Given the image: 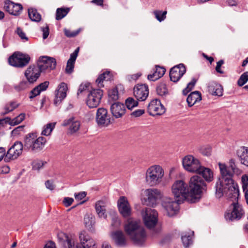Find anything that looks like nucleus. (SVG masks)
Segmentation results:
<instances>
[{
	"instance_id": "2f4dec72",
	"label": "nucleus",
	"mask_w": 248,
	"mask_h": 248,
	"mask_svg": "<svg viewBox=\"0 0 248 248\" xmlns=\"http://www.w3.org/2000/svg\"><path fill=\"white\" fill-rule=\"evenodd\" d=\"M202 100L201 93L198 91L192 92L187 97L186 101L189 107H192Z\"/></svg>"
},
{
	"instance_id": "a19ab883",
	"label": "nucleus",
	"mask_w": 248,
	"mask_h": 248,
	"mask_svg": "<svg viewBox=\"0 0 248 248\" xmlns=\"http://www.w3.org/2000/svg\"><path fill=\"white\" fill-rule=\"evenodd\" d=\"M25 118V114L24 113H21L18 116L14 119L10 120L9 123L11 125H16L22 122Z\"/></svg>"
},
{
	"instance_id": "6ab92c4d",
	"label": "nucleus",
	"mask_w": 248,
	"mask_h": 248,
	"mask_svg": "<svg viewBox=\"0 0 248 248\" xmlns=\"http://www.w3.org/2000/svg\"><path fill=\"white\" fill-rule=\"evenodd\" d=\"M78 239L81 248H95L96 242L85 231L79 233Z\"/></svg>"
},
{
	"instance_id": "1a4fd4ad",
	"label": "nucleus",
	"mask_w": 248,
	"mask_h": 248,
	"mask_svg": "<svg viewBox=\"0 0 248 248\" xmlns=\"http://www.w3.org/2000/svg\"><path fill=\"white\" fill-rule=\"evenodd\" d=\"M184 169L188 172L196 173L202 165L200 161L192 155L185 156L182 160Z\"/></svg>"
},
{
	"instance_id": "0eeeda50",
	"label": "nucleus",
	"mask_w": 248,
	"mask_h": 248,
	"mask_svg": "<svg viewBox=\"0 0 248 248\" xmlns=\"http://www.w3.org/2000/svg\"><path fill=\"white\" fill-rule=\"evenodd\" d=\"M57 236L59 242L66 248H81L80 242H78L77 237L73 234L60 232Z\"/></svg>"
},
{
	"instance_id": "79ce46f5",
	"label": "nucleus",
	"mask_w": 248,
	"mask_h": 248,
	"mask_svg": "<svg viewBox=\"0 0 248 248\" xmlns=\"http://www.w3.org/2000/svg\"><path fill=\"white\" fill-rule=\"evenodd\" d=\"M56 63H43L42 65H38L41 72H44L45 71H50L54 68L56 66Z\"/></svg>"
},
{
	"instance_id": "09e8293b",
	"label": "nucleus",
	"mask_w": 248,
	"mask_h": 248,
	"mask_svg": "<svg viewBox=\"0 0 248 248\" xmlns=\"http://www.w3.org/2000/svg\"><path fill=\"white\" fill-rule=\"evenodd\" d=\"M80 29H78L76 31H71L69 30H68L67 29H64L63 30L64 33L65 35L67 37H74L76 36H77L80 31Z\"/></svg>"
},
{
	"instance_id": "9d476101",
	"label": "nucleus",
	"mask_w": 248,
	"mask_h": 248,
	"mask_svg": "<svg viewBox=\"0 0 248 248\" xmlns=\"http://www.w3.org/2000/svg\"><path fill=\"white\" fill-rule=\"evenodd\" d=\"M143 219L145 226L150 229L154 228L158 221L157 211L150 208H146L142 212Z\"/></svg>"
},
{
	"instance_id": "39448f33",
	"label": "nucleus",
	"mask_w": 248,
	"mask_h": 248,
	"mask_svg": "<svg viewBox=\"0 0 248 248\" xmlns=\"http://www.w3.org/2000/svg\"><path fill=\"white\" fill-rule=\"evenodd\" d=\"M46 142L45 138L37 137L36 133H29L25 139L24 148L31 152H38L43 149Z\"/></svg>"
},
{
	"instance_id": "4be33fe9",
	"label": "nucleus",
	"mask_w": 248,
	"mask_h": 248,
	"mask_svg": "<svg viewBox=\"0 0 248 248\" xmlns=\"http://www.w3.org/2000/svg\"><path fill=\"white\" fill-rule=\"evenodd\" d=\"M165 67L156 65L152 69V73L147 76V79L150 81H155L162 77L166 72Z\"/></svg>"
},
{
	"instance_id": "423d86ee",
	"label": "nucleus",
	"mask_w": 248,
	"mask_h": 248,
	"mask_svg": "<svg viewBox=\"0 0 248 248\" xmlns=\"http://www.w3.org/2000/svg\"><path fill=\"white\" fill-rule=\"evenodd\" d=\"M171 192L175 198H178L180 201L186 200L191 202L188 186L184 180H176L171 186Z\"/></svg>"
},
{
	"instance_id": "f8f14e48",
	"label": "nucleus",
	"mask_w": 248,
	"mask_h": 248,
	"mask_svg": "<svg viewBox=\"0 0 248 248\" xmlns=\"http://www.w3.org/2000/svg\"><path fill=\"white\" fill-rule=\"evenodd\" d=\"M95 119L97 125L101 127H107L111 123L110 115L108 113L107 109L104 108L97 109Z\"/></svg>"
},
{
	"instance_id": "7ed1b4c3",
	"label": "nucleus",
	"mask_w": 248,
	"mask_h": 248,
	"mask_svg": "<svg viewBox=\"0 0 248 248\" xmlns=\"http://www.w3.org/2000/svg\"><path fill=\"white\" fill-rule=\"evenodd\" d=\"M165 172L162 166L153 165L146 170L145 181L150 186H155L161 184L163 181Z\"/></svg>"
},
{
	"instance_id": "412c9836",
	"label": "nucleus",
	"mask_w": 248,
	"mask_h": 248,
	"mask_svg": "<svg viewBox=\"0 0 248 248\" xmlns=\"http://www.w3.org/2000/svg\"><path fill=\"white\" fill-rule=\"evenodd\" d=\"M62 126H69V131L71 133H74L77 132L80 126V122L76 117L72 116L64 120L62 124Z\"/></svg>"
},
{
	"instance_id": "bb28decb",
	"label": "nucleus",
	"mask_w": 248,
	"mask_h": 248,
	"mask_svg": "<svg viewBox=\"0 0 248 248\" xmlns=\"http://www.w3.org/2000/svg\"><path fill=\"white\" fill-rule=\"evenodd\" d=\"M30 56L19 51L15 52L8 59V62H29Z\"/></svg>"
},
{
	"instance_id": "ddd939ff",
	"label": "nucleus",
	"mask_w": 248,
	"mask_h": 248,
	"mask_svg": "<svg viewBox=\"0 0 248 248\" xmlns=\"http://www.w3.org/2000/svg\"><path fill=\"white\" fill-rule=\"evenodd\" d=\"M179 202H180V200L176 201L170 198L164 199L162 205L168 216L172 217L177 213L179 210Z\"/></svg>"
},
{
	"instance_id": "6e6d98bb",
	"label": "nucleus",
	"mask_w": 248,
	"mask_h": 248,
	"mask_svg": "<svg viewBox=\"0 0 248 248\" xmlns=\"http://www.w3.org/2000/svg\"><path fill=\"white\" fill-rule=\"evenodd\" d=\"M41 91L39 88L37 86L35 87L30 93V98L32 99L36 96L39 95L41 93Z\"/></svg>"
},
{
	"instance_id": "a878e982",
	"label": "nucleus",
	"mask_w": 248,
	"mask_h": 248,
	"mask_svg": "<svg viewBox=\"0 0 248 248\" xmlns=\"http://www.w3.org/2000/svg\"><path fill=\"white\" fill-rule=\"evenodd\" d=\"M110 110L115 118H119L125 114V106L123 104L119 102L114 103L111 105Z\"/></svg>"
},
{
	"instance_id": "5701e85b",
	"label": "nucleus",
	"mask_w": 248,
	"mask_h": 248,
	"mask_svg": "<svg viewBox=\"0 0 248 248\" xmlns=\"http://www.w3.org/2000/svg\"><path fill=\"white\" fill-rule=\"evenodd\" d=\"M4 9L10 14L17 16L20 14L23 9L22 5L19 3H15L11 1L5 2Z\"/></svg>"
},
{
	"instance_id": "774afa93",
	"label": "nucleus",
	"mask_w": 248,
	"mask_h": 248,
	"mask_svg": "<svg viewBox=\"0 0 248 248\" xmlns=\"http://www.w3.org/2000/svg\"><path fill=\"white\" fill-rule=\"evenodd\" d=\"M89 86V84L88 83L86 84H81L78 89L77 94L79 95L80 93H82L83 91L87 90Z\"/></svg>"
},
{
	"instance_id": "ea45409f",
	"label": "nucleus",
	"mask_w": 248,
	"mask_h": 248,
	"mask_svg": "<svg viewBox=\"0 0 248 248\" xmlns=\"http://www.w3.org/2000/svg\"><path fill=\"white\" fill-rule=\"evenodd\" d=\"M125 104L127 109L132 110L134 108L138 106V102L133 98L129 97L125 100Z\"/></svg>"
},
{
	"instance_id": "473e14b6",
	"label": "nucleus",
	"mask_w": 248,
	"mask_h": 248,
	"mask_svg": "<svg viewBox=\"0 0 248 248\" xmlns=\"http://www.w3.org/2000/svg\"><path fill=\"white\" fill-rule=\"evenodd\" d=\"M111 78V75L110 72L106 71L100 74L96 80V83L99 88L104 87L103 82L104 81H108Z\"/></svg>"
},
{
	"instance_id": "c756f323",
	"label": "nucleus",
	"mask_w": 248,
	"mask_h": 248,
	"mask_svg": "<svg viewBox=\"0 0 248 248\" xmlns=\"http://www.w3.org/2000/svg\"><path fill=\"white\" fill-rule=\"evenodd\" d=\"M196 173L202 175L204 180L208 182H210L213 180L214 173L213 171L210 169L202 165L201 166L200 168Z\"/></svg>"
},
{
	"instance_id": "6e6552de",
	"label": "nucleus",
	"mask_w": 248,
	"mask_h": 248,
	"mask_svg": "<svg viewBox=\"0 0 248 248\" xmlns=\"http://www.w3.org/2000/svg\"><path fill=\"white\" fill-rule=\"evenodd\" d=\"M162 196L160 191L156 188H149L145 190L143 192V197L142 202L146 205H153L157 200Z\"/></svg>"
},
{
	"instance_id": "a18cd8bd",
	"label": "nucleus",
	"mask_w": 248,
	"mask_h": 248,
	"mask_svg": "<svg viewBox=\"0 0 248 248\" xmlns=\"http://www.w3.org/2000/svg\"><path fill=\"white\" fill-rule=\"evenodd\" d=\"M200 152L203 155L210 156L211 155L212 148L209 145H203L200 147Z\"/></svg>"
},
{
	"instance_id": "4468645a",
	"label": "nucleus",
	"mask_w": 248,
	"mask_h": 248,
	"mask_svg": "<svg viewBox=\"0 0 248 248\" xmlns=\"http://www.w3.org/2000/svg\"><path fill=\"white\" fill-rule=\"evenodd\" d=\"M23 148V146L21 142H16L8 150L7 154H5V161L8 162L11 159H16L22 154Z\"/></svg>"
},
{
	"instance_id": "4c0bfd02",
	"label": "nucleus",
	"mask_w": 248,
	"mask_h": 248,
	"mask_svg": "<svg viewBox=\"0 0 248 248\" xmlns=\"http://www.w3.org/2000/svg\"><path fill=\"white\" fill-rule=\"evenodd\" d=\"M194 232H191L188 235L186 234L182 236V240L185 248H187L189 246L192 244V236Z\"/></svg>"
},
{
	"instance_id": "20e7f679",
	"label": "nucleus",
	"mask_w": 248,
	"mask_h": 248,
	"mask_svg": "<svg viewBox=\"0 0 248 248\" xmlns=\"http://www.w3.org/2000/svg\"><path fill=\"white\" fill-rule=\"evenodd\" d=\"M188 186L191 203L196 202L201 198L205 182L201 177L194 175L190 178Z\"/></svg>"
},
{
	"instance_id": "cd10ccee",
	"label": "nucleus",
	"mask_w": 248,
	"mask_h": 248,
	"mask_svg": "<svg viewBox=\"0 0 248 248\" xmlns=\"http://www.w3.org/2000/svg\"><path fill=\"white\" fill-rule=\"evenodd\" d=\"M236 155L240 163L248 167V147L244 146L240 147L236 151Z\"/></svg>"
},
{
	"instance_id": "5fc2aeb1",
	"label": "nucleus",
	"mask_w": 248,
	"mask_h": 248,
	"mask_svg": "<svg viewBox=\"0 0 248 248\" xmlns=\"http://www.w3.org/2000/svg\"><path fill=\"white\" fill-rule=\"evenodd\" d=\"M79 48H77L71 54L70 57L68 59L67 62H75L77 57L78 56V53L79 52Z\"/></svg>"
},
{
	"instance_id": "0e129e2a",
	"label": "nucleus",
	"mask_w": 248,
	"mask_h": 248,
	"mask_svg": "<svg viewBox=\"0 0 248 248\" xmlns=\"http://www.w3.org/2000/svg\"><path fill=\"white\" fill-rule=\"evenodd\" d=\"M49 84V83L48 81H46L40 84L37 87L39 88L41 92H43L46 91L47 89V88L48 87Z\"/></svg>"
},
{
	"instance_id": "a211bd4d",
	"label": "nucleus",
	"mask_w": 248,
	"mask_h": 248,
	"mask_svg": "<svg viewBox=\"0 0 248 248\" xmlns=\"http://www.w3.org/2000/svg\"><path fill=\"white\" fill-rule=\"evenodd\" d=\"M186 72V68L183 63H180L171 68L170 72V77L171 81L176 82L178 81Z\"/></svg>"
},
{
	"instance_id": "338daca9",
	"label": "nucleus",
	"mask_w": 248,
	"mask_h": 248,
	"mask_svg": "<svg viewBox=\"0 0 248 248\" xmlns=\"http://www.w3.org/2000/svg\"><path fill=\"white\" fill-rule=\"evenodd\" d=\"M73 202L74 199L72 198L66 197L64 198L63 203L65 206L68 207L72 204Z\"/></svg>"
},
{
	"instance_id": "b1692460",
	"label": "nucleus",
	"mask_w": 248,
	"mask_h": 248,
	"mask_svg": "<svg viewBox=\"0 0 248 248\" xmlns=\"http://www.w3.org/2000/svg\"><path fill=\"white\" fill-rule=\"evenodd\" d=\"M67 84L64 82L60 84L56 91L54 104L56 105L59 104L60 102L64 99L66 96V92L67 91Z\"/></svg>"
},
{
	"instance_id": "9b49d317",
	"label": "nucleus",
	"mask_w": 248,
	"mask_h": 248,
	"mask_svg": "<svg viewBox=\"0 0 248 248\" xmlns=\"http://www.w3.org/2000/svg\"><path fill=\"white\" fill-rule=\"evenodd\" d=\"M103 91L101 89H92L91 90L86 98L87 105L90 108H96L100 104L103 96Z\"/></svg>"
},
{
	"instance_id": "680f3d73",
	"label": "nucleus",
	"mask_w": 248,
	"mask_h": 248,
	"mask_svg": "<svg viewBox=\"0 0 248 248\" xmlns=\"http://www.w3.org/2000/svg\"><path fill=\"white\" fill-rule=\"evenodd\" d=\"M144 113V110L142 109H139L136 110L131 113V116L134 117H138L141 116Z\"/></svg>"
},
{
	"instance_id": "8fccbe9b",
	"label": "nucleus",
	"mask_w": 248,
	"mask_h": 248,
	"mask_svg": "<svg viewBox=\"0 0 248 248\" xmlns=\"http://www.w3.org/2000/svg\"><path fill=\"white\" fill-rule=\"evenodd\" d=\"M242 186L244 192L248 190V175L244 174L241 177Z\"/></svg>"
},
{
	"instance_id": "de8ad7c7",
	"label": "nucleus",
	"mask_w": 248,
	"mask_h": 248,
	"mask_svg": "<svg viewBox=\"0 0 248 248\" xmlns=\"http://www.w3.org/2000/svg\"><path fill=\"white\" fill-rule=\"evenodd\" d=\"M29 82L28 81H22L18 85L15 86V89L17 91H20L27 89L29 85Z\"/></svg>"
},
{
	"instance_id": "bf43d9fd",
	"label": "nucleus",
	"mask_w": 248,
	"mask_h": 248,
	"mask_svg": "<svg viewBox=\"0 0 248 248\" xmlns=\"http://www.w3.org/2000/svg\"><path fill=\"white\" fill-rule=\"evenodd\" d=\"M16 32L21 39H25L26 41L28 40V38L26 36L25 33L20 28H17Z\"/></svg>"
},
{
	"instance_id": "4d7b16f0",
	"label": "nucleus",
	"mask_w": 248,
	"mask_h": 248,
	"mask_svg": "<svg viewBox=\"0 0 248 248\" xmlns=\"http://www.w3.org/2000/svg\"><path fill=\"white\" fill-rule=\"evenodd\" d=\"M45 186L46 188L49 189L50 190H54L56 187L54 181L51 180L46 181L45 182Z\"/></svg>"
},
{
	"instance_id": "58836bf2",
	"label": "nucleus",
	"mask_w": 248,
	"mask_h": 248,
	"mask_svg": "<svg viewBox=\"0 0 248 248\" xmlns=\"http://www.w3.org/2000/svg\"><path fill=\"white\" fill-rule=\"evenodd\" d=\"M69 11V8H58L56 10V19L57 20H61L67 15Z\"/></svg>"
},
{
	"instance_id": "052dcab7",
	"label": "nucleus",
	"mask_w": 248,
	"mask_h": 248,
	"mask_svg": "<svg viewBox=\"0 0 248 248\" xmlns=\"http://www.w3.org/2000/svg\"><path fill=\"white\" fill-rule=\"evenodd\" d=\"M86 193L84 191H82L79 193H75L74 196L75 199L77 201H80L82 200L86 196Z\"/></svg>"
},
{
	"instance_id": "393cba45",
	"label": "nucleus",
	"mask_w": 248,
	"mask_h": 248,
	"mask_svg": "<svg viewBox=\"0 0 248 248\" xmlns=\"http://www.w3.org/2000/svg\"><path fill=\"white\" fill-rule=\"evenodd\" d=\"M107 202L105 200H99L96 202L95 209L96 212L100 218L106 219Z\"/></svg>"
},
{
	"instance_id": "72a5a7b5",
	"label": "nucleus",
	"mask_w": 248,
	"mask_h": 248,
	"mask_svg": "<svg viewBox=\"0 0 248 248\" xmlns=\"http://www.w3.org/2000/svg\"><path fill=\"white\" fill-rule=\"evenodd\" d=\"M123 88V86L120 85L109 90L108 92L109 101H110L111 100L112 101H115L118 100L119 98V94L118 93V90L119 89H121Z\"/></svg>"
},
{
	"instance_id": "f704fd0d",
	"label": "nucleus",
	"mask_w": 248,
	"mask_h": 248,
	"mask_svg": "<svg viewBox=\"0 0 248 248\" xmlns=\"http://www.w3.org/2000/svg\"><path fill=\"white\" fill-rule=\"evenodd\" d=\"M28 16L31 20L34 22H39L41 20V16L37 10L33 8L28 9Z\"/></svg>"
},
{
	"instance_id": "2eb2a0df",
	"label": "nucleus",
	"mask_w": 248,
	"mask_h": 248,
	"mask_svg": "<svg viewBox=\"0 0 248 248\" xmlns=\"http://www.w3.org/2000/svg\"><path fill=\"white\" fill-rule=\"evenodd\" d=\"M41 70L37 63L31 65L25 72V76L30 83L36 81L40 75Z\"/></svg>"
},
{
	"instance_id": "f03ea898",
	"label": "nucleus",
	"mask_w": 248,
	"mask_h": 248,
	"mask_svg": "<svg viewBox=\"0 0 248 248\" xmlns=\"http://www.w3.org/2000/svg\"><path fill=\"white\" fill-rule=\"evenodd\" d=\"M124 228L126 234L135 245L141 246L145 244L147 234L140 221L129 218L125 222Z\"/></svg>"
},
{
	"instance_id": "13d9d810",
	"label": "nucleus",
	"mask_w": 248,
	"mask_h": 248,
	"mask_svg": "<svg viewBox=\"0 0 248 248\" xmlns=\"http://www.w3.org/2000/svg\"><path fill=\"white\" fill-rule=\"evenodd\" d=\"M111 224L114 227H119L121 224V221L119 218L116 216H114L112 218Z\"/></svg>"
},
{
	"instance_id": "c85d7f7f",
	"label": "nucleus",
	"mask_w": 248,
	"mask_h": 248,
	"mask_svg": "<svg viewBox=\"0 0 248 248\" xmlns=\"http://www.w3.org/2000/svg\"><path fill=\"white\" fill-rule=\"evenodd\" d=\"M111 237L116 244L124 247L127 244V239L122 231H116L111 233Z\"/></svg>"
},
{
	"instance_id": "dca6fc26",
	"label": "nucleus",
	"mask_w": 248,
	"mask_h": 248,
	"mask_svg": "<svg viewBox=\"0 0 248 248\" xmlns=\"http://www.w3.org/2000/svg\"><path fill=\"white\" fill-rule=\"evenodd\" d=\"M148 112L150 115L152 116L161 115L165 113V108L160 100L155 99L149 104Z\"/></svg>"
},
{
	"instance_id": "c9c22d12",
	"label": "nucleus",
	"mask_w": 248,
	"mask_h": 248,
	"mask_svg": "<svg viewBox=\"0 0 248 248\" xmlns=\"http://www.w3.org/2000/svg\"><path fill=\"white\" fill-rule=\"evenodd\" d=\"M56 122H52L47 124L43 127L41 135L48 136L51 135V132L55 127Z\"/></svg>"
},
{
	"instance_id": "f257e3e1",
	"label": "nucleus",
	"mask_w": 248,
	"mask_h": 248,
	"mask_svg": "<svg viewBox=\"0 0 248 248\" xmlns=\"http://www.w3.org/2000/svg\"><path fill=\"white\" fill-rule=\"evenodd\" d=\"M218 165L220 175L215 185L216 197L220 199L225 197L232 201L230 206V209L225 214L227 220L240 219L244 215V212L242 206L238 202L239 186L233 177L234 175H240L243 171L237 167L235 160L232 158L229 160L228 165L221 162H219Z\"/></svg>"
},
{
	"instance_id": "49530a36",
	"label": "nucleus",
	"mask_w": 248,
	"mask_h": 248,
	"mask_svg": "<svg viewBox=\"0 0 248 248\" xmlns=\"http://www.w3.org/2000/svg\"><path fill=\"white\" fill-rule=\"evenodd\" d=\"M46 162L42 160H35L32 163L33 170H39L42 169Z\"/></svg>"
},
{
	"instance_id": "7c9ffc66",
	"label": "nucleus",
	"mask_w": 248,
	"mask_h": 248,
	"mask_svg": "<svg viewBox=\"0 0 248 248\" xmlns=\"http://www.w3.org/2000/svg\"><path fill=\"white\" fill-rule=\"evenodd\" d=\"M208 90L213 95L221 96L223 95V88L222 86L214 82H211L209 83Z\"/></svg>"
},
{
	"instance_id": "69168bd1",
	"label": "nucleus",
	"mask_w": 248,
	"mask_h": 248,
	"mask_svg": "<svg viewBox=\"0 0 248 248\" xmlns=\"http://www.w3.org/2000/svg\"><path fill=\"white\" fill-rule=\"evenodd\" d=\"M75 63H67V65L65 68V72L67 74H71L73 72L74 68Z\"/></svg>"
},
{
	"instance_id": "3c124183",
	"label": "nucleus",
	"mask_w": 248,
	"mask_h": 248,
	"mask_svg": "<svg viewBox=\"0 0 248 248\" xmlns=\"http://www.w3.org/2000/svg\"><path fill=\"white\" fill-rule=\"evenodd\" d=\"M167 89L165 84H161L156 88V92L158 95L163 96L167 93Z\"/></svg>"
},
{
	"instance_id": "37998d69",
	"label": "nucleus",
	"mask_w": 248,
	"mask_h": 248,
	"mask_svg": "<svg viewBox=\"0 0 248 248\" xmlns=\"http://www.w3.org/2000/svg\"><path fill=\"white\" fill-rule=\"evenodd\" d=\"M167 13L166 11L156 10L154 12L155 18L159 22L163 21L166 18Z\"/></svg>"
},
{
	"instance_id": "aec40b11",
	"label": "nucleus",
	"mask_w": 248,
	"mask_h": 248,
	"mask_svg": "<svg viewBox=\"0 0 248 248\" xmlns=\"http://www.w3.org/2000/svg\"><path fill=\"white\" fill-rule=\"evenodd\" d=\"M133 93L137 100L144 101L149 94L148 86L146 84H137L134 88Z\"/></svg>"
},
{
	"instance_id": "e2e57ef3",
	"label": "nucleus",
	"mask_w": 248,
	"mask_h": 248,
	"mask_svg": "<svg viewBox=\"0 0 248 248\" xmlns=\"http://www.w3.org/2000/svg\"><path fill=\"white\" fill-rule=\"evenodd\" d=\"M41 31L43 32V38L44 39H46L47 38L49 32V27L48 25H46L45 27L41 28Z\"/></svg>"
},
{
	"instance_id": "c03bdc74",
	"label": "nucleus",
	"mask_w": 248,
	"mask_h": 248,
	"mask_svg": "<svg viewBox=\"0 0 248 248\" xmlns=\"http://www.w3.org/2000/svg\"><path fill=\"white\" fill-rule=\"evenodd\" d=\"M248 81V72H244L241 75L237 81V84L239 86H242Z\"/></svg>"
},
{
	"instance_id": "864d4df0",
	"label": "nucleus",
	"mask_w": 248,
	"mask_h": 248,
	"mask_svg": "<svg viewBox=\"0 0 248 248\" xmlns=\"http://www.w3.org/2000/svg\"><path fill=\"white\" fill-rule=\"evenodd\" d=\"M37 62H57L56 60L53 58L47 56H42L39 58Z\"/></svg>"
},
{
	"instance_id": "603ef678",
	"label": "nucleus",
	"mask_w": 248,
	"mask_h": 248,
	"mask_svg": "<svg viewBox=\"0 0 248 248\" xmlns=\"http://www.w3.org/2000/svg\"><path fill=\"white\" fill-rule=\"evenodd\" d=\"M196 80L193 79L191 82L188 83L186 87L183 91V94L186 95L189 92H190L194 87Z\"/></svg>"
},
{
	"instance_id": "e433bc0d",
	"label": "nucleus",
	"mask_w": 248,
	"mask_h": 248,
	"mask_svg": "<svg viewBox=\"0 0 248 248\" xmlns=\"http://www.w3.org/2000/svg\"><path fill=\"white\" fill-rule=\"evenodd\" d=\"M18 106L19 104L16 102H11L9 103H7L4 107L3 108V111L1 112V114L4 115L9 113L18 107Z\"/></svg>"
},
{
	"instance_id": "f3484780",
	"label": "nucleus",
	"mask_w": 248,
	"mask_h": 248,
	"mask_svg": "<svg viewBox=\"0 0 248 248\" xmlns=\"http://www.w3.org/2000/svg\"><path fill=\"white\" fill-rule=\"evenodd\" d=\"M118 210L124 217H128L131 214V208L126 197L121 196L117 202Z\"/></svg>"
}]
</instances>
